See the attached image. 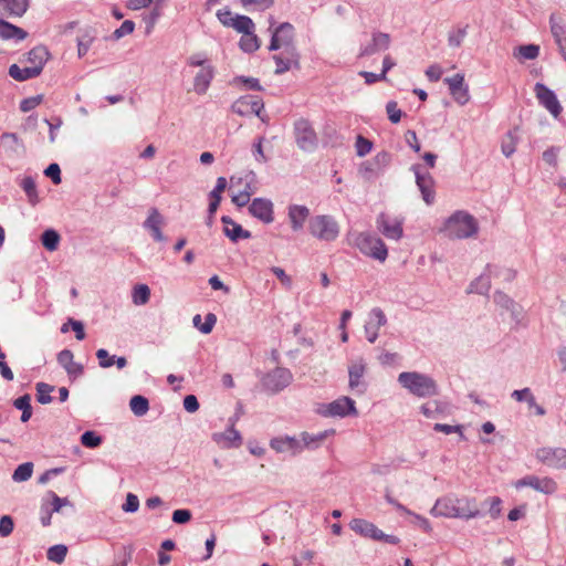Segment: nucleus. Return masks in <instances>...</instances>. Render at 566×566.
<instances>
[{"label":"nucleus","mask_w":566,"mask_h":566,"mask_svg":"<svg viewBox=\"0 0 566 566\" xmlns=\"http://www.w3.org/2000/svg\"><path fill=\"white\" fill-rule=\"evenodd\" d=\"M386 112H387L389 120L392 124H397L400 122L402 113L398 108L397 102H395V101L388 102L386 105Z\"/></svg>","instance_id":"obj_58"},{"label":"nucleus","mask_w":566,"mask_h":566,"mask_svg":"<svg viewBox=\"0 0 566 566\" xmlns=\"http://www.w3.org/2000/svg\"><path fill=\"white\" fill-rule=\"evenodd\" d=\"M387 324V317L380 307H374L369 314L368 319L364 326L366 337L369 343L374 344L378 337V332L381 326Z\"/></svg>","instance_id":"obj_17"},{"label":"nucleus","mask_w":566,"mask_h":566,"mask_svg":"<svg viewBox=\"0 0 566 566\" xmlns=\"http://www.w3.org/2000/svg\"><path fill=\"white\" fill-rule=\"evenodd\" d=\"M249 212L264 223H271L273 217V203L265 198H254L249 206Z\"/></svg>","instance_id":"obj_21"},{"label":"nucleus","mask_w":566,"mask_h":566,"mask_svg":"<svg viewBox=\"0 0 566 566\" xmlns=\"http://www.w3.org/2000/svg\"><path fill=\"white\" fill-rule=\"evenodd\" d=\"M102 437L95 431L87 430L81 436V443L90 449L97 448L102 444Z\"/></svg>","instance_id":"obj_53"},{"label":"nucleus","mask_w":566,"mask_h":566,"mask_svg":"<svg viewBox=\"0 0 566 566\" xmlns=\"http://www.w3.org/2000/svg\"><path fill=\"white\" fill-rule=\"evenodd\" d=\"M478 222L464 211L454 212L444 223L443 231L449 239H467L478 233Z\"/></svg>","instance_id":"obj_3"},{"label":"nucleus","mask_w":566,"mask_h":566,"mask_svg":"<svg viewBox=\"0 0 566 566\" xmlns=\"http://www.w3.org/2000/svg\"><path fill=\"white\" fill-rule=\"evenodd\" d=\"M318 412L324 417L357 416L355 401L349 397H340L329 403L322 405Z\"/></svg>","instance_id":"obj_8"},{"label":"nucleus","mask_w":566,"mask_h":566,"mask_svg":"<svg viewBox=\"0 0 566 566\" xmlns=\"http://www.w3.org/2000/svg\"><path fill=\"white\" fill-rule=\"evenodd\" d=\"M53 390H54V386L49 385L46 382H38L36 384V400L42 405L52 402L53 398L50 394Z\"/></svg>","instance_id":"obj_52"},{"label":"nucleus","mask_w":566,"mask_h":566,"mask_svg":"<svg viewBox=\"0 0 566 566\" xmlns=\"http://www.w3.org/2000/svg\"><path fill=\"white\" fill-rule=\"evenodd\" d=\"M229 427L223 432H214L212 440L221 449L239 448L242 444V437L240 432L234 428L235 418L229 419Z\"/></svg>","instance_id":"obj_16"},{"label":"nucleus","mask_w":566,"mask_h":566,"mask_svg":"<svg viewBox=\"0 0 566 566\" xmlns=\"http://www.w3.org/2000/svg\"><path fill=\"white\" fill-rule=\"evenodd\" d=\"M398 382L411 395L419 398L433 397L439 394L436 380L429 375L418 371H403L398 376Z\"/></svg>","instance_id":"obj_2"},{"label":"nucleus","mask_w":566,"mask_h":566,"mask_svg":"<svg viewBox=\"0 0 566 566\" xmlns=\"http://www.w3.org/2000/svg\"><path fill=\"white\" fill-rule=\"evenodd\" d=\"M420 409L424 417L437 419L450 412V405L441 400H431L423 403Z\"/></svg>","instance_id":"obj_28"},{"label":"nucleus","mask_w":566,"mask_h":566,"mask_svg":"<svg viewBox=\"0 0 566 566\" xmlns=\"http://www.w3.org/2000/svg\"><path fill=\"white\" fill-rule=\"evenodd\" d=\"M14 523L11 516L3 515L0 517V536L7 537L13 532Z\"/></svg>","instance_id":"obj_61"},{"label":"nucleus","mask_w":566,"mask_h":566,"mask_svg":"<svg viewBox=\"0 0 566 566\" xmlns=\"http://www.w3.org/2000/svg\"><path fill=\"white\" fill-rule=\"evenodd\" d=\"M444 82L448 84L450 94L458 104L465 105L469 102V88L464 84V76L462 74L457 73L451 77H446Z\"/></svg>","instance_id":"obj_19"},{"label":"nucleus","mask_w":566,"mask_h":566,"mask_svg":"<svg viewBox=\"0 0 566 566\" xmlns=\"http://www.w3.org/2000/svg\"><path fill=\"white\" fill-rule=\"evenodd\" d=\"M294 28L291 23H281L272 34L270 51L296 49L293 43Z\"/></svg>","instance_id":"obj_12"},{"label":"nucleus","mask_w":566,"mask_h":566,"mask_svg":"<svg viewBox=\"0 0 566 566\" xmlns=\"http://www.w3.org/2000/svg\"><path fill=\"white\" fill-rule=\"evenodd\" d=\"M6 4L10 15L22 17L28 8L30 0H1Z\"/></svg>","instance_id":"obj_42"},{"label":"nucleus","mask_w":566,"mask_h":566,"mask_svg":"<svg viewBox=\"0 0 566 566\" xmlns=\"http://www.w3.org/2000/svg\"><path fill=\"white\" fill-rule=\"evenodd\" d=\"M538 103L544 106L554 117H558L563 111L556 94L543 83H536L534 87Z\"/></svg>","instance_id":"obj_13"},{"label":"nucleus","mask_w":566,"mask_h":566,"mask_svg":"<svg viewBox=\"0 0 566 566\" xmlns=\"http://www.w3.org/2000/svg\"><path fill=\"white\" fill-rule=\"evenodd\" d=\"M411 170L416 176V184L421 192L422 199L427 205L434 201V180L429 172H423L420 165H413Z\"/></svg>","instance_id":"obj_15"},{"label":"nucleus","mask_w":566,"mask_h":566,"mask_svg":"<svg viewBox=\"0 0 566 566\" xmlns=\"http://www.w3.org/2000/svg\"><path fill=\"white\" fill-rule=\"evenodd\" d=\"M308 216L310 210L305 206L292 205L289 207V219L294 231L303 228Z\"/></svg>","instance_id":"obj_30"},{"label":"nucleus","mask_w":566,"mask_h":566,"mask_svg":"<svg viewBox=\"0 0 566 566\" xmlns=\"http://www.w3.org/2000/svg\"><path fill=\"white\" fill-rule=\"evenodd\" d=\"M378 224L381 233L391 240H399L402 235V226L399 221H389L385 216H380Z\"/></svg>","instance_id":"obj_31"},{"label":"nucleus","mask_w":566,"mask_h":566,"mask_svg":"<svg viewBox=\"0 0 566 566\" xmlns=\"http://www.w3.org/2000/svg\"><path fill=\"white\" fill-rule=\"evenodd\" d=\"M528 486L544 494H553L557 491V483L552 478H538L531 475Z\"/></svg>","instance_id":"obj_32"},{"label":"nucleus","mask_w":566,"mask_h":566,"mask_svg":"<svg viewBox=\"0 0 566 566\" xmlns=\"http://www.w3.org/2000/svg\"><path fill=\"white\" fill-rule=\"evenodd\" d=\"M32 473H33V463L25 462V463L18 465V468L14 470V472L12 474V480L14 482H24V481H28L32 476Z\"/></svg>","instance_id":"obj_50"},{"label":"nucleus","mask_w":566,"mask_h":566,"mask_svg":"<svg viewBox=\"0 0 566 566\" xmlns=\"http://www.w3.org/2000/svg\"><path fill=\"white\" fill-rule=\"evenodd\" d=\"M96 357L102 368H109L115 364V357L109 356L108 352L104 348H101L96 352Z\"/></svg>","instance_id":"obj_60"},{"label":"nucleus","mask_w":566,"mask_h":566,"mask_svg":"<svg viewBox=\"0 0 566 566\" xmlns=\"http://www.w3.org/2000/svg\"><path fill=\"white\" fill-rule=\"evenodd\" d=\"M49 57V50L44 45H38L28 52L27 62L31 67L39 69L41 73Z\"/></svg>","instance_id":"obj_29"},{"label":"nucleus","mask_w":566,"mask_h":566,"mask_svg":"<svg viewBox=\"0 0 566 566\" xmlns=\"http://www.w3.org/2000/svg\"><path fill=\"white\" fill-rule=\"evenodd\" d=\"M270 446L279 453L289 452L292 455L298 454L303 451V444L300 439L295 437H276L270 441Z\"/></svg>","instance_id":"obj_23"},{"label":"nucleus","mask_w":566,"mask_h":566,"mask_svg":"<svg viewBox=\"0 0 566 566\" xmlns=\"http://www.w3.org/2000/svg\"><path fill=\"white\" fill-rule=\"evenodd\" d=\"M221 221L224 224V235L228 237L232 242H238L240 239L251 238V232L244 230L239 223L234 222L230 217L223 216L221 218Z\"/></svg>","instance_id":"obj_26"},{"label":"nucleus","mask_w":566,"mask_h":566,"mask_svg":"<svg viewBox=\"0 0 566 566\" xmlns=\"http://www.w3.org/2000/svg\"><path fill=\"white\" fill-rule=\"evenodd\" d=\"M19 186L25 192L28 201L31 206H35L40 201L35 179L32 176L23 177L20 180Z\"/></svg>","instance_id":"obj_36"},{"label":"nucleus","mask_w":566,"mask_h":566,"mask_svg":"<svg viewBox=\"0 0 566 566\" xmlns=\"http://www.w3.org/2000/svg\"><path fill=\"white\" fill-rule=\"evenodd\" d=\"M491 282L486 274H482L471 282L468 289V293H476L486 295L490 291Z\"/></svg>","instance_id":"obj_41"},{"label":"nucleus","mask_w":566,"mask_h":566,"mask_svg":"<svg viewBox=\"0 0 566 566\" xmlns=\"http://www.w3.org/2000/svg\"><path fill=\"white\" fill-rule=\"evenodd\" d=\"M295 142L303 151L312 153L317 148V135L307 119L300 118L294 124Z\"/></svg>","instance_id":"obj_7"},{"label":"nucleus","mask_w":566,"mask_h":566,"mask_svg":"<svg viewBox=\"0 0 566 566\" xmlns=\"http://www.w3.org/2000/svg\"><path fill=\"white\" fill-rule=\"evenodd\" d=\"M430 514L434 517L470 520L480 516L481 512L474 499L448 495L436 501Z\"/></svg>","instance_id":"obj_1"},{"label":"nucleus","mask_w":566,"mask_h":566,"mask_svg":"<svg viewBox=\"0 0 566 566\" xmlns=\"http://www.w3.org/2000/svg\"><path fill=\"white\" fill-rule=\"evenodd\" d=\"M517 133L518 127L516 126L513 129L509 130L503 137L501 143V150L505 157H511L515 153L516 144L518 140Z\"/></svg>","instance_id":"obj_37"},{"label":"nucleus","mask_w":566,"mask_h":566,"mask_svg":"<svg viewBox=\"0 0 566 566\" xmlns=\"http://www.w3.org/2000/svg\"><path fill=\"white\" fill-rule=\"evenodd\" d=\"M308 231L319 240L334 241L339 234V227L333 217L321 214L310 219Z\"/></svg>","instance_id":"obj_4"},{"label":"nucleus","mask_w":566,"mask_h":566,"mask_svg":"<svg viewBox=\"0 0 566 566\" xmlns=\"http://www.w3.org/2000/svg\"><path fill=\"white\" fill-rule=\"evenodd\" d=\"M139 507V500L137 495L133 493H128L126 496V502L123 504L122 509L127 513H135Z\"/></svg>","instance_id":"obj_64"},{"label":"nucleus","mask_w":566,"mask_h":566,"mask_svg":"<svg viewBox=\"0 0 566 566\" xmlns=\"http://www.w3.org/2000/svg\"><path fill=\"white\" fill-rule=\"evenodd\" d=\"M391 38L388 33L374 31L369 43L360 48L359 56H371L389 49Z\"/></svg>","instance_id":"obj_18"},{"label":"nucleus","mask_w":566,"mask_h":566,"mask_svg":"<svg viewBox=\"0 0 566 566\" xmlns=\"http://www.w3.org/2000/svg\"><path fill=\"white\" fill-rule=\"evenodd\" d=\"M365 369L366 365L363 358H358L357 360L353 361L348 367L349 387L350 389L357 390L360 394L366 390V385L361 381Z\"/></svg>","instance_id":"obj_25"},{"label":"nucleus","mask_w":566,"mask_h":566,"mask_svg":"<svg viewBox=\"0 0 566 566\" xmlns=\"http://www.w3.org/2000/svg\"><path fill=\"white\" fill-rule=\"evenodd\" d=\"M234 82L244 84L245 88H248V90H252V91H262L263 90L259 80L255 77L237 76L234 78Z\"/></svg>","instance_id":"obj_62"},{"label":"nucleus","mask_w":566,"mask_h":566,"mask_svg":"<svg viewBox=\"0 0 566 566\" xmlns=\"http://www.w3.org/2000/svg\"><path fill=\"white\" fill-rule=\"evenodd\" d=\"M28 33L14 25V24H11L4 20H0V38L1 39H4V40H10V39H17L18 41H22L27 38Z\"/></svg>","instance_id":"obj_33"},{"label":"nucleus","mask_w":566,"mask_h":566,"mask_svg":"<svg viewBox=\"0 0 566 566\" xmlns=\"http://www.w3.org/2000/svg\"><path fill=\"white\" fill-rule=\"evenodd\" d=\"M469 25L458 27L448 33V45L451 48H459L468 34Z\"/></svg>","instance_id":"obj_47"},{"label":"nucleus","mask_w":566,"mask_h":566,"mask_svg":"<svg viewBox=\"0 0 566 566\" xmlns=\"http://www.w3.org/2000/svg\"><path fill=\"white\" fill-rule=\"evenodd\" d=\"M67 547L63 544L53 545L48 549V559L56 564H62L66 557Z\"/></svg>","instance_id":"obj_51"},{"label":"nucleus","mask_w":566,"mask_h":566,"mask_svg":"<svg viewBox=\"0 0 566 566\" xmlns=\"http://www.w3.org/2000/svg\"><path fill=\"white\" fill-rule=\"evenodd\" d=\"M129 407L136 417H143L149 410V401L146 397L136 395L130 398Z\"/></svg>","instance_id":"obj_39"},{"label":"nucleus","mask_w":566,"mask_h":566,"mask_svg":"<svg viewBox=\"0 0 566 566\" xmlns=\"http://www.w3.org/2000/svg\"><path fill=\"white\" fill-rule=\"evenodd\" d=\"M264 103L262 98L253 95H244L238 98L231 106V111L240 116L256 115L262 122L265 117L262 114Z\"/></svg>","instance_id":"obj_9"},{"label":"nucleus","mask_w":566,"mask_h":566,"mask_svg":"<svg viewBox=\"0 0 566 566\" xmlns=\"http://www.w3.org/2000/svg\"><path fill=\"white\" fill-rule=\"evenodd\" d=\"M0 139L6 149L15 155H20L25 151L23 142L15 133H3Z\"/></svg>","instance_id":"obj_34"},{"label":"nucleus","mask_w":566,"mask_h":566,"mask_svg":"<svg viewBox=\"0 0 566 566\" xmlns=\"http://www.w3.org/2000/svg\"><path fill=\"white\" fill-rule=\"evenodd\" d=\"M239 45L242 51L252 53L260 48V42L253 31L251 33L243 34V36L240 39Z\"/></svg>","instance_id":"obj_49"},{"label":"nucleus","mask_w":566,"mask_h":566,"mask_svg":"<svg viewBox=\"0 0 566 566\" xmlns=\"http://www.w3.org/2000/svg\"><path fill=\"white\" fill-rule=\"evenodd\" d=\"M520 55L525 60H534L539 54V46L536 44H526L518 46Z\"/></svg>","instance_id":"obj_56"},{"label":"nucleus","mask_w":566,"mask_h":566,"mask_svg":"<svg viewBox=\"0 0 566 566\" xmlns=\"http://www.w3.org/2000/svg\"><path fill=\"white\" fill-rule=\"evenodd\" d=\"M9 75L19 82L34 78L40 75V70L31 66L20 67L18 64H12L9 67Z\"/></svg>","instance_id":"obj_35"},{"label":"nucleus","mask_w":566,"mask_h":566,"mask_svg":"<svg viewBox=\"0 0 566 566\" xmlns=\"http://www.w3.org/2000/svg\"><path fill=\"white\" fill-rule=\"evenodd\" d=\"M43 101V95H35L28 98H24L20 103V109L24 113L30 112L34 109L36 106H39Z\"/></svg>","instance_id":"obj_57"},{"label":"nucleus","mask_w":566,"mask_h":566,"mask_svg":"<svg viewBox=\"0 0 566 566\" xmlns=\"http://www.w3.org/2000/svg\"><path fill=\"white\" fill-rule=\"evenodd\" d=\"M230 27L243 34L254 31V22L247 15H235Z\"/></svg>","instance_id":"obj_44"},{"label":"nucleus","mask_w":566,"mask_h":566,"mask_svg":"<svg viewBox=\"0 0 566 566\" xmlns=\"http://www.w3.org/2000/svg\"><path fill=\"white\" fill-rule=\"evenodd\" d=\"M163 224V216L156 208H151L148 212L147 219L144 221L143 227L150 232L155 241L163 242L166 240V237L161 232Z\"/></svg>","instance_id":"obj_24"},{"label":"nucleus","mask_w":566,"mask_h":566,"mask_svg":"<svg viewBox=\"0 0 566 566\" xmlns=\"http://www.w3.org/2000/svg\"><path fill=\"white\" fill-rule=\"evenodd\" d=\"M201 315L197 314L192 318L193 326L199 329L202 334H209L213 329L217 323V316L213 313H208L205 317L203 324H200Z\"/></svg>","instance_id":"obj_40"},{"label":"nucleus","mask_w":566,"mask_h":566,"mask_svg":"<svg viewBox=\"0 0 566 566\" xmlns=\"http://www.w3.org/2000/svg\"><path fill=\"white\" fill-rule=\"evenodd\" d=\"M355 148L357 156L364 157L371 151L373 143L364 136L358 135L356 137Z\"/></svg>","instance_id":"obj_54"},{"label":"nucleus","mask_w":566,"mask_h":566,"mask_svg":"<svg viewBox=\"0 0 566 566\" xmlns=\"http://www.w3.org/2000/svg\"><path fill=\"white\" fill-rule=\"evenodd\" d=\"M549 25H551V32L555 40V43L558 45V44L565 42L566 41L565 28L559 21H557V18L555 14H552L549 17Z\"/></svg>","instance_id":"obj_48"},{"label":"nucleus","mask_w":566,"mask_h":566,"mask_svg":"<svg viewBox=\"0 0 566 566\" xmlns=\"http://www.w3.org/2000/svg\"><path fill=\"white\" fill-rule=\"evenodd\" d=\"M135 305H145L150 298V289L146 284H138L134 287L132 294Z\"/></svg>","instance_id":"obj_46"},{"label":"nucleus","mask_w":566,"mask_h":566,"mask_svg":"<svg viewBox=\"0 0 566 566\" xmlns=\"http://www.w3.org/2000/svg\"><path fill=\"white\" fill-rule=\"evenodd\" d=\"M494 303L502 310L510 312L512 321L520 324L523 319V308L507 294L496 291L493 295Z\"/></svg>","instance_id":"obj_20"},{"label":"nucleus","mask_w":566,"mask_h":566,"mask_svg":"<svg viewBox=\"0 0 566 566\" xmlns=\"http://www.w3.org/2000/svg\"><path fill=\"white\" fill-rule=\"evenodd\" d=\"M355 245L363 254L375 260L384 262L387 259L388 250L378 237L365 232L359 233L355 239Z\"/></svg>","instance_id":"obj_5"},{"label":"nucleus","mask_w":566,"mask_h":566,"mask_svg":"<svg viewBox=\"0 0 566 566\" xmlns=\"http://www.w3.org/2000/svg\"><path fill=\"white\" fill-rule=\"evenodd\" d=\"M298 57L296 49L281 50L279 54L273 55L276 64L275 74H283L293 66L298 67Z\"/></svg>","instance_id":"obj_22"},{"label":"nucleus","mask_w":566,"mask_h":566,"mask_svg":"<svg viewBox=\"0 0 566 566\" xmlns=\"http://www.w3.org/2000/svg\"><path fill=\"white\" fill-rule=\"evenodd\" d=\"M31 397L25 394L13 401V406L22 411L21 421L27 422L32 416Z\"/></svg>","instance_id":"obj_43"},{"label":"nucleus","mask_w":566,"mask_h":566,"mask_svg":"<svg viewBox=\"0 0 566 566\" xmlns=\"http://www.w3.org/2000/svg\"><path fill=\"white\" fill-rule=\"evenodd\" d=\"M213 75L214 70L211 65L203 66L195 76L193 91L199 95L205 94L210 86Z\"/></svg>","instance_id":"obj_27"},{"label":"nucleus","mask_w":566,"mask_h":566,"mask_svg":"<svg viewBox=\"0 0 566 566\" xmlns=\"http://www.w3.org/2000/svg\"><path fill=\"white\" fill-rule=\"evenodd\" d=\"M60 234L53 229L45 230L41 235V243L48 251H55L60 243Z\"/></svg>","instance_id":"obj_45"},{"label":"nucleus","mask_w":566,"mask_h":566,"mask_svg":"<svg viewBox=\"0 0 566 566\" xmlns=\"http://www.w3.org/2000/svg\"><path fill=\"white\" fill-rule=\"evenodd\" d=\"M135 23L132 20H125L122 25L113 32V38L118 40L134 32Z\"/></svg>","instance_id":"obj_59"},{"label":"nucleus","mask_w":566,"mask_h":566,"mask_svg":"<svg viewBox=\"0 0 566 566\" xmlns=\"http://www.w3.org/2000/svg\"><path fill=\"white\" fill-rule=\"evenodd\" d=\"M350 528L360 536L374 541H382L388 544L397 545L400 539L395 535L385 534L374 523L364 518H354L349 523Z\"/></svg>","instance_id":"obj_6"},{"label":"nucleus","mask_w":566,"mask_h":566,"mask_svg":"<svg viewBox=\"0 0 566 566\" xmlns=\"http://www.w3.org/2000/svg\"><path fill=\"white\" fill-rule=\"evenodd\" d=\"M334 431L331 430H325V431H322V432H318L316 434H311L308 432H303L301 434V439L300 441L302 442L303 444V450L305 448L307 449H316L318 448V446L328 437L329 433H333Z\"/></svg>","instance_id":"obj_38"},{"label":"nucleus","mask_w":566,"mask_h":566,"mask_svg":"<svg viewBox=\"0 0 566 566\" xmlns=\"http://www.w3.org/2000/svg\"><path fill=\"white\" fill-rule=\"evenodd\" d=\"M44 175L52 180L54 185L61 184V169L60 166L55 163L50 164L45 170Z\"/></svg>","instance_id":"obj_63"},{"label":"nucleus","mask_w":566,"mask_h":566,"mask_svg":"<svg viewBox=\"0 0 566 566\" xmlns=\"http://www.w3.org/2000/svg\"><path fill=\"white\" fill-rule=\"evenodd\" d=\"M391 155L388 151L378 153L371 160L364 161L360 165V172L364 178L371 179L379 176L384 169L389 165Z\"/></svg>","instance_id":"obj_14"},{"label":"nucleus","mask_w":566,"mask_h":566,"mask_svg":"<svg viewBox=\"0 0 566 566\" xmlns=\"http://www.w3.org/2000/svg\"><path fill=\"white\" fill-rule=\"evenodd\" d=\"M536 459L548 468L566 470V449L543 447L536 450Z\"/></svg>","instance_id":"obj_11"},{"label":"nucleus","mask_w":566,"mask_h":566,"mask_svg":"<svg viewBox=\"0 0 566 566\" xmlns=\"http://www.w3.org/2000/svg\"><path fill=\"white\" fill-rule=\"evenodd\" d=\"M48 496L51 497L52 502V509L51 511L53 513H59L63 506L71 505V502L67 497H60L55 492L49 491Z\"/></svg>","instance_id":"obj_55"},{"label":"nucleus","mask_w":566,"mask_h":566,"mask_svg":"<svg viewBox=\"0 0 566 566\" xmlns=\"http://www.w3.org/2000/svg\"><path fill=\"white\" fill-rule=\"evenodd\" d=\"M292 380L293 375L289 369L276 367L263 377L262 385L268 391L276 394L287 387Z\"/></svg>","instance_id":"obj_10"}]
</instances>
